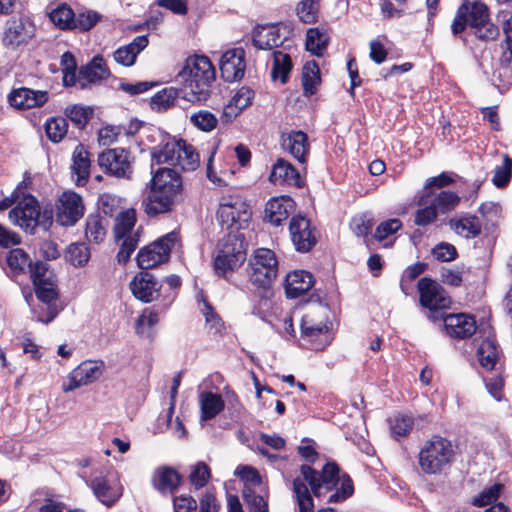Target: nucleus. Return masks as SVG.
I'll return each instance as SVG.
<instances>
[{
	"instance_id": "nucleus-49",
	"label": "nucleus",
	"mask_w": 512,
	"mask_h": 512,
	"mask_svg": "<svg viewBox=\"0 0 512 512\" xmlns=\"http://www.w3.org/2000/svg\"><path fill=\"white\" fill-rule=\"evenodd\" d=\"M50 20L60 29H72L75 13L66 4H62L49 14Z\"/></svg>"
},
{
	"instance_id": "nucleus-42",
	"label": "nucleus",
	"mask_w": 512,
	"mask_h": 512,
	"mask_svg": "<svg viewBox=\"0 0 512 512\" xmlns=\"http://www.w3.org/2000/svg\"><path fill=\"white\" fill-rule=\"evenodd\" d=\"M271 77L274 81L279 80L282 84L288 81L292 69V61L288 54L281 51H274Z\"/></svg>"
},
{
	"instance_id": "nucleus-18",
	"label": "nucleus",
	"mask_w": 512,
	"mask_h": 512,
	"mask_svg": "<svg viewBox=\"0 0 512 512\" xmlns=\"http://www.w3.org/2000/svg\"><path fill=\"white\" fill-rule=\"evenodd\" d=\"M245 68V52L242 48L228 50L220 58L221 75L227 82L240 80L244 76Z\"/></svg>"
},
{
	"instance_id": "nucleus-45",
	"label": "nucleus",
	"mask_w": 512,
	"mask_h": 512,
	"mask_svg": "<svg viewBox=\"0 0 512 512\" xmlns=\"http://www.w3.org/2000/svg\"><path fill=\"white\" fill-rule=\"evenodd\" d=\"M419 204L424 207L416 211L414 223L418 226H426L433 223L437 218L438 211L430 203V192H424Z\"/></svg>"
},
{
	"instance_id": "nucleus-39",
	"label": "nucleus",
	"mask_w": 512,
	"mask_h": 512,
	"mask_svg": "<svg viewBox=\"0 0 512 512\" xmlns=\"http://www.w3.org/2000/svg\"><path fill=\"white\" fill-rule=\"evenodd\" d=\"M108 221L99 214H90L86 219L85 236L90 242L101 243L107 233Z\"/></svg>"
},
{
	"instance_id": "nucleus-62",
	"label": "nucleus",
	"mask_w": 512,
	"mask_h": 512,
	"mask_svg": "<svg viewBox=\"0 0 512 512\" xmlns=\"http://www.w3.org/2000/svg\"><path fill=\"white\" fill-rule=\"evenodd\" d=\"M158 320V313L151 308H146L137 319L136 333L143 336L145 328H152Z\"/></svg>"
},
{
	"instance_id": "nucleus-44",
	"label": "nucleus",
	"mask_w": 512,
	"mask_h": 512,
	"mask_svg": "<svg viewBox=\"0 0 512 512\" xmlns=\"http://www.w3.org/2000/svg\"><path fill=\"white\" fill-rule=\"evenodd\" d=\"M460 202V197L452 191H441L438 194L430 192V203L435 207L438 213H447L456 208Z\"/></svg>"
},
{
	"instance_id": "nucleus-14",
	"label": "nucleus",
	"mask_w": 512,
	"mask_h": 512,
	"mask_svg": "<svg viewBox=\"0 0 512 512\" xmlns=\"http://www.w3.org/2000/svg\"><path fill=\"white\" fill-rule=\"evenodd\" d=\"M290 239L298 252H309L317 243L316 229L308 218L293 216L289 223Z\"/></svg>"
},
{
	"instance_id": "nucleus-29",
	"label": "nucleus",
	"mask_w": 512,
	"mask_h": 512,
	"mask_svg": "<svg viewBox=\"0 0 512 512\" xmlns=\"http://www.w3.org/2000/svg\"><path fill=\"white\" fill-rule=\"evenodd\" d=\"M177 197L150 186L147 196L143 199L142 206L144 212L149 217H154L159 214L168 213L172 210L175 199Z\"/></svg>"
},
{
	"instance_id": "nucleus-25",
	"label": "nucleus",
	"mask_w": 512,
	"mask_h": 512,
	"mask_svg": "<svg viewBox=\"0 0 512 512\" xmlns=\"http://www.w3.org/2000/svg\"><path fill=\"white\" fill-rule=\"evenodd\" d=\"M150 186L177 197L183 188L182 178L179 172L171 168H159L153 173Z\"/></svg>"
},
{
	"instance_id": "nucleus-22",
	"label": "nucleus",
	"mask_w": 512,
	"mask_h": 512,
	"mask_svg": "<svg viewBox=\"0 0 512 512\" xmlns=\"http://www.w3.org/2000/svg\"><path fill=\"white\" fill-rule=\"evenodd\" d=\"M182 482V476L171 466L157 467L151 476V485L162 495L173 494Z\"/></svg>"
},
{
	"instance_id": "nucleus-48",
	"label": "nucleus",
	"mask_w": 512,
	"mask_h": 512,
	"mask_svg": "<svg viewBox=\"0 0 512 512\" xmlns=\"http://www.w3.org/2000/svg\"><path fill=\"white\" fill-rule=\"evenodd\" d=\"M328 37L317 28H311L306 35V49L316 56H322L326 50Z\"/></svg>"
},
{
	"instance_id": "nucleus-43",
	"label": "nucleus",
	"mask_w": 512,
	"mask_h": 512,
	"mask_svg": "<svg viewBox=\"0 0 512 512\" xmlns=\"http://www.w3.org/2000/svg\"><path fill=\"white\" fill-rule=\"evenodd\" d=\"M451 228L460 236L472 238L480 233V221L476 216H463L450 220Z\"/></svg>"
},
{
	"instance_id": "nucleus-7",
	"label": "nucleus",
	"mask_w": 512,
	"mask_h": 512,
	"mask_svg": "<svg viewBox=\"0 0 512 512\" xmlns=\"http://www.w3.org/2000/svg\"><path fill=\"white\" fill-rule=\"evenodd\" d=\"M246 242L243 234L229 233L220 244V249L214 259V269L217 275L226 276L227 273L238 269L246 260Z\"/></svg>"
},
{
	"instance_id": "nucleus-23",
	"label": "nucleus",
	"mask_w": 512,
	"mask_h": 512,
	"mask_svg": "<svg viewBox=\"0 0 512 512\" xmlns=\"http://www.w3.org/2000/svg\"><path fill=\"white\" fill-rule=\"evenodd\" d=\"M35 30V25L29 18L13 19L8 22V27L3 38L4 44L19 46L26 43L34 37Z\"/></svg>"
},
{
	"instance_id": "nucleus-16",
	"label": "nucleus",
	"mask_w": 512,
	"mask_h": 512,
	"mask_svg": "<svg viewBox=\"0 0 512 512\" xmlns=\"http://www.w3.org/2000/svg\"><path fill=\"white\" fill-rule=\"evenodd\" d=\"M36 297L42 306L33 310L37 321L48 324L55 319L59 313L56 305L58 293L56 291L55 282L45 283L44 286L35 287Z\"/></svg>"
},
{
	"instance_id": "nucleus-37",
	"label": "nucleus",
	"mask_w": 512,
	"mask_h": 512,
	"mask_svg": "<svg viewBox=\"0 0 512 512\" xmlns=\"http://www.w3.org/2000/svg\"><path fill=\"white\" fill-rule=\"evenodd\" d=\"M201 420L207 421L215 418L223 409L224 401L219 394L202 392L200 394Z\"/></svg>"
},
{
	"instance_id": "nucleus-60",
	"label": "nucleus",
	"mask_w": 512,
	"mask_h": 512,
	"mask_svg": "<svg viewBox=\"0 0 512 512\" xmlns=\"http://www.w3.org/2000/svg\"><path fill=\"white\" fill-rule=\"evenodd\" d=\"M190 123L196 128H216L217 118L207 110H200L190 115Z\"/></svg>"
},
{
	"instance_id": "nucleus-50",
	"label": "nucleus",
	"mask_w": 512,
	"mask_h": 512,
	"mask_svg": "<svg viewBox=\"0 0 512 512\" xmlns=\"http://www.w3.org/2000/svg\"><path fill=\"white\" fill-rule=\"evenodd\" d=\"M66 258L73 266L82 267L90 258L89 248L85 243H72L68 247Z\"/></svg>"
},
{
	"instance_id": "nucleus-34",
	"label": "nucleus",
	"mask_w": 512,
	"mask_h": 512,
	"mask_svg": "<svg viewBox=\"0 0 512 512\" xmlns=\"http://www.w3.org/2000/svg\"><path fill=\"white\" fill-rule=\"evenodd\" d=\"M91 488L97 499L106 506L114 505L122 495V488L111 485L104 477H96L91 481Z\"/></svg>"
},
{
	"instance_id": "nucleus-6",
	"label": "nucleus",
	"mask_w": 512,
	"mask_h": 512,
	"mask_svg": "<svg viewBox=\"0 0 512 512\" xmlns=\"http://www.w3.org/2000/svg\"><path fill=\"white\" fill-rule=\"evenodd\" d=\"M454 458L452 443L441 436H433L419 451L418 460L423 472L436 474L445 469Z\"/></svg>"
},
{
	"instance_id": "nucleus-15",
	"label": "nucleus",
	"mask_w": 512,
	"mask_h": 512,
	"mask_svg": "<svg viewBox=\"0 0 512 512\" xmlns=\"http://www.w3.org/2000/svg\"><path fill=\"white\" fill-rule=\"evenodd\" d=\"M505 48L499 58V66L492 73V81L498 88L512 84V16L505 24Z\"/></svg>"
},
{
	"instance_id": "nucleus-28",
	"label": "nucleus",
	"mask_w": 512,
	"mask_h": 512,
	"mask_svg": "<svg viewBox=\"0 0 512 512\" xmlns=\"http://www.w3.org/2000/svg\"><path fill=\"white\" fill-rule=\"evenodd\" d=\"M269 180L273 184L277 185H289L297 188H301L304 185V181L300 176L298 170L287 160L283 158L277 159L273 164Z\"/></svg>"
},
{
	"instance_id": "nucleus-35",
	"label": "nucleus",
	"mask_w": 512,
	"mask_h": 512,
	"mask_svg": "<svg viewBox=\"0 0 512 512\" xmlns=\"http://www.w3.org/2000/svg\"><path fill=\"white\" fill-rule=\"evenodd\" d=\"M283 38L275 26H263L257 29L253 36V45L257 49L269 50L280 46Z\"/></svg>"
},
{
	"instance_id": "nucleus-1",
	"label": "nucleus",
	"mask_w": 512,
	"mask_h": 512,
	"mask_svg": "<svg viewBox=\"0 0 512 512\" xmlns=\"http://www.w3.org/2000/svg\"><path fill=\"white\" fill-rule=\"evenodd\" d=\"M300 472L301 477H296L293 480V492L299 506V512H314L313 499L307 484H309L314 496L318 498L336 488L327 499L329 503L341 502L353 494L352 480L347 474L340 476L339 467L336 463H326L321 474L309 465H302Z\"/></svg>"
},
{
	"instance_id": "nucleus-63",
	"label": "nucleus",
	"mask_w": 512,
	"mask_h": 512,
	"mask_svg": "<svg viewBox=\"0 0 512 512\" xmlns=\"http://www.w3.org/2000/svg\"><path fill=\"white\" fill-rule=\"evenodd\" d=\"M401 227L402 223L399 219L386 220L377 226L374 237L377 241H383L389 235L396 233Z\"/></svg>"
},
{
	"instance_id": "nucleus-19",
	"label": "nucleus",
	"mask_w": 512,
	"mask_h": 512,
	"mask_svg": "<svg viewBox=\"0 0 512 512\" xmlns=\"http://www.w3.org/2000/svg\"><path fill=\"white\" fill-rule=\"evenodd\" d=\"M302 337L311 342L315 350L323 349L330 343L328 326L322 320L316 321L314 314L303 316L301 323Z\"/></svg>"
},
{
	"instance_id": "nucleus-12",
	"label": "nucleus",
	"mask_w": 512,
	"mask_h": 512,
	"mask_svg": "<svg viewBox=\"0 0 512 512\" xmlns=\"http://www.w3.org/2000/svg\"><path fill=\"white\" fill-rule=\"evenodd\" d=\"M84 210L81 196L73 191H65L56 204V222L61 226H73L83 217Z\"/></svg>"
},
{
	"instance_id": "nucleus-3",
	"label": "nucleus",
	"mask_w": 512,
	"mask_h": 512,
	"mask_svg": "<svg viewBox=\"0 0 512 512\" xmlns=\"http://www.w3.org/2000/svg\"><path fill=\"white\" fill-rule=\"evenodd\" d=\"M215 75V69L208 57H188L177 75L178 82L182 84L183 97L190 102L205 101L210 95Z\"/></svg>"
},
{
	"instance_id": "nucleus-31",
	"label": "nucleus",
	"mask_w": 512,
	"mask_h": 512,
	"mask_svg": "<svg viewBox=\"0 0 512 512\" xmlns=\"http://www.w3.org/2000/svg\"><path fill=\"white\" fill-rule=\"evenodd\" d=\"M157 285L155 277L145 271L138 273L133 278L130 283V289L137 299L149 303L155 299V294L159 292Z\"/></svg>"
},
{
	"instance_id": "nucleus-17",
	"label": "nucleus",
	"mask_w": 512,
	"mask_h": 512,
	"mask_svg": "<svg viewBox=\"0 0 512 512\" xmlns=\"http://www.w3.org/2000/svg\"><path fill=\"white\" fill-rule=\"evenodd\" d=\"M467 26L475 29L480 27V0L463 1L451 24L452 34H461Z\"/></svg>"
},
{
	"instance_id": "nucleus-24",
	"label": "nucleus",
	"mask_w": 512,
	"mask_h": 512,
	"mask_svg": "<svg viewBox=\"0 0 512 512\" xmlns=\"http://www.w3.org/2000/svg\"><path fill=\"white\" fill-rule=\"evenodd\" d=\"M110 76L109 68L100 55H96L92 60L82 66L78 71V84L84 89L90 84H98Z\"/></svg>"
},
{
	"instance_id": "nucleus-21",
	"label": "nucleus",
	"mask_w": 512,
	"mask_h": 512,
	"mask_svg": "<svg viewBox=\"0 0 512 512\" xmlns=\"http://www.w3.org/2000/svg\"><path fill=\"white\" fill-rule=\"evenodd\" d=\"M8 101L12 107L19 110L41 107L48 101V92L21 87L9 94Z\"/></svg>"
},
{
	"instance_id": "nucleus-38",
	"label": "nucleus",
	"mask_w": 512,
	"mask_h": 512,
	"mask_svg": "<svg viewBox=\"0 0 512 512\" xmlns=\"http://www.w3.org/2000/svg\"><path fill=\"white\" fill-rule=\"evenodd\" d=\"M72 170L77 175V185H84L90 174V159L82 145H78L74 150Z\"/></svg>"
},
{
	"instance_id": "nucleus-58",
	"label": "nucleus",
	"mask_w": 512,
	"mask_h": 512,
	"mask_svg": "<svg viewBox=\"0 0 512 512\" xmlns=\"http://www.w3.org/2000/svg\"><path fill=\"white\" fill-rule=\"evenodd\" d=\"M351 229L358 237L368 236L374 226L373 218L370 214H361L355 216L351 221Z\"/></svg>"
},
{
	"instance_id": "nucleus-9",
	"label": "nucleus",
	"mask_w": 512,
	"mask_h": 512,
	"mask_svg": "<svg viewBox=\"0 0 512 512\" xmlns=\"http://www.w3.org/2000/svg\"><path fill=\"white\" fill-rule=\"evenodd\" d=\"M250 267V280L262 288L268 287L278 274L276 255L267 248H259L254 252L250 260Z\"/></svg>"
},
{
	"instance_id": "nucleus-10",
	"label": "nucleus",
	"mask_w": 512,
	"mask_h": 512,
	"mask_svg": "<svg viewBox=\"0 0 512 512\" xmlns=\"http://www.w3.org/2000/svg\"><path fill=\"white\" fill-rule=\"evenodd\" d=\"M178 241V234L172 231L154 243L141 249L137 254L138 266L148 270L168 260L172 247Z\"/></svg>"
},
{
	"instance_id": "nucleus-5",
	"label": "nucleus",
	"mask_w": 512,
	"mask_h": 512,
	"mask_svg": "<svg viewBox=\"0 0 512 512\" xmlns=\"http://www.w3.org/2000/svg\"><path fill=\"white\" fill-rule=\"evenodd\" d=\"M10 220L26 232L32 234L37 226L47 230L53 221L52 210L41 212L38 200L28 194L9 212Z\"/></svg>"
},
{
	"instance_id": "nucleus-57",
	"label": "nucleus",
	"mask_w": 512,
	"mask_h": 512,
	"mask_svg": "<svg viewBox=\"0 0 512 512\" xmlns=\"http://www.w3.org/2000/svg\"><path fill=\"white\" fill-rule=\"evenodd\" d=\"M122 243L120 245V250L117 254V260L120 264H125L129 259L131 254L135 251L139 242V229L135 231L133 235H129L124 239H121Z\"/></svg>"
},
{
	"instance_id": "nucleus-56",
	"label": "nucleus",
	"mask_w": 512,
	"mask_h": 512,
	"mask_svg": "<svg viewBox=\"0 0 512 512\" xmlns=\"http://www.w3.org/2000/svg\"><path fill=\"white\" fill-rule=\"evenodd\" d=\"M216 152V147H213L206 164V176L216 186L222 187L227 185L226 177L230 176L232 172L221 170L217 172L213 165V159Z\"/></svg>"
},
{
	"instance_id": "nucleus-59",
	"label": "nucleus",
	"mask_w": 512,
	"mask_h": 512,
	"mask_svg": "<svg viewBox=\"0 0 512 512\" xmlns=\"http://www.w3.org/2000/svg\"><path fill=\"white\" fill-rule=\"evenodd\" d=\"M210 478V469L204 462L196 463L189 475L191 484L199 489L204 487Z\"/></svg>"
},
{
	"instance_id": "nucleus-55",
	"label": "nucleus",
	"mask_w": 512,
	"mask_h": 512,
	"mask_svg": "<svg viewBox=\"0 0 512 512\" xmlns=\"http://www.w3.org/2000/svg\"><path fill=\"white\" fill-rule=\"evenodd\" d=\"M318 0H302L297 5V15L304 23H313L318 16Z\"/></svg>"
},
{
	"instance_id": "nucleus-52",
	"label": "nucleus",
	"mask_w": 512,
	"mask_h": 512,
	"mask_svg": "<svg viewBox=\"0 0 512 512\" xmlns=\"http://www.w3.org/2000/svg\"><path fill=\"white\" fill-rule=\"evenodd\" d=\"M511 177L512 159L508 155H504L503 163L495 168L492 183L497 188H504L509 184Z\"/></svg>"
},
{
	"instance_id": "nucleus-13",
	"label": "nucleus",
	"mask_w": 512,
	"mask_h": 512,
	"mask_svg": "<svg viewBox=\"0 0 512 512\" xmlns=\"http://www.w3.org/2000/svg\"><path fill=\"white\" fill-rule=\"evenodd\" d=\"M98 164L105 173L117 178L131 179L133 169L129 154L124 149H108L98 156Z\"/></svg>"
},
{
	"instance_id": "nucleus-26",
	"label": "nucleus",
	"mask_w": 512,
	"mask_h": 512,
	"mask_svg": "<svg viewBox=\"0 0 512 512\" xmlns=\"http://www.w3.org/2000/svg\"><path fill=\"white\" fill-rule=\"evenodd\" d=\"M445 329L451 337H471L477 330L475 317L465 313L448 314L443 317Z\"/></svg>"
},
{
	"instance_id": "nucleus-41",
	"label": "nucleus",
	"mask_w": 512,
	"mask_h": 512,
	"mask_svg": "<svg viewBox=\"0 0 512 512\" xmlns=\"http://www.w3.org/2000/svg\"><path fill=\"white\" fill-rule=\"evenodd\" d=\"M136 223V212L134 209H127L120 212L115 219L114 235L117 241L133 235L132 232Z\"/></svg>"
},
{
	"instance_id": "nucleus-4",
	"label": "nucleus",
	"mask_w": 512,
	"mask_h": 512,
	"mask_svg": "<svg viewBox=\"0 0 512 512\" xmlns=\"http://www.w3.org/2000/svg\"><path fill=\"white\" fill-rule=\"evenodd\" d=\"M163 144L151 151L152 161L156 164H168L181 170L193 171L199 165V155L192 145L183 139L168 137Z\"/></svg>"
},
{
	"instance_id": "nucleus-32",
	"label": "nucleus",
	"mask_w": 512,
	"mask_h": 512,
	"mask_svg": "<svg viewBox=\"0 0 512 512\" xmlns=\"http://www.w3.org/2000/svg\"><path fill=\"white\" fill-rule=\"evenodd\" d=\"M148 43L146 35L137 36L129 44L119 47L113 53V58L118 64L130 67L135 64L137 56L147 47Z\"/></svg>"
},
{
	"instance_id": "nucleus-27",
	"label": "nucleus",
	"mask_w": 512,
	"mask_h": 512,
	"mask_svg": "<svg viewBox=\"0 0 512 512\" xmlns=\"http://www.w3.org/2000/svg\"><path fill=\"white\" fill-rule=\"evenodd\" d=\"M281 146L300 163L306 162L309 152L308 136L303 130H288L281 136Z\"/></svg>"
},
{
	"instance_id": "nucleus-30",
	"label": "nucleus",
	"mask_w": 512,
	"mask_h": 512,
	"mask_svg": "<svg viewBox=\"0 0 512 512\" xmlns=\"http://www.w3.org/2000/svg\"><path fill=\"white\" fill-rule=\"evenodd\" d=\"M295 202L288 196L272 198L265 206L264 219L274 226H279L294 211Z\"/></svg>"
},
{
	"instance_id": "nucleus-20",
	"label": "nucleus",
	"mask_w": 512,
	"mask_h": 512,
	"mask_svg": "<svg viewBox=\"0 0 512 512\" xmlns=\"http://www.w3.org/2000/svg\"><path fill=\"white\" fill-rule=\"evenodd\" d=\"M102 372L101 364L94 361L82 362L69 374L68 382L63 385V390L70 392L81 386L93 383L100 378Z\"/></svg>"
},
{
	"instance_id": "nucleus-53",
	"label": "nucleus",
	"mask_w": 512,
	"mask_h": 512,
	"mask_svg": "<svg viewBox=\"0 0 512 512\" xmlns=\"http://www.w3.org/2000/svg\"><path fill=\"white\" fill-rule=\"evenodd\" d=\"M202 312L205 316L206 328L214 336L222 335L225 327L221 318L215 313L212 306L206 300L203 301Z\"/></svg>"
},
{
	"instance_id": "nucleus-61",
	"label": "nucleus",
	"mask_w": 512,
	"mask_h": 512,
	"mask_svg": "<svg viewBox=\"0 0 512 512\" xmlns=\"http://www.w3.org/2000/svg\"><path fill=\"white\" fill-rule=\"evenodd\" d=\"M244 499L248 505L249 512H268L267 501L249 488L243 491Z\"/></svg>"
},
{
	"instance_id": "nucleus-8",
	"label": "nucleus",
	"mask_w": 512,
	"mask_h": 512,
	"mask_svg": "<svg viewBox=\"0 0 512 512\" xmlns=\"http://www.w3.org/2000/svg\"><path fill=\"white\" fill-rule=\"evenodd\" d=\"M251 213L248 204L238 195L223 196L219 203L217 217L226 229H241L248 223Z\"/></svg>"
},
{
	"instance_id": "nucleus-47",
	"label": "nucleus",
	"mask_w": 512,
	"mask_h": 512,
	"mask_svg": "<svg viewBox=\"0 0 512 512\" xmlns=\"http://www.w3.org/2000/svg\"><path fill=\"white\" fill-rule=\"evenodd\" d=\"M179 91L174 87H166L157 92L150 102L152 110L165 111L172 107L178 97Z\"/></svg>"
},
{
	"instance_id": "nucleus-2",
	"label": "nucleus",
	"mask_w": 512,
	"mask_h": 512,
	"mask_svg": "<svg viewBox=\"0 0 512 512\" xmlns=\"http://www.w3.org/2000/svg\"><path fill=\"white\" fill-rule=\"evenodd\" d=\"M503 352L496 340L493 327L482 318V381L489 395L496 401L505 399V365Z\"/></svg>"
},
{
	"instance_id": "nucleus-46",
	"label": "nucleus",
	"mask_w": 512,
	"mask_h": 512,
	"mask_svg": "<svg viewBox=\"0 0 512 512\" xmlns=\"http://www.w3.org/2000/svg\"><path fill=\"white\" fill-rule=\"evenodd\" d=\"M7 264L11 271L15 275H18L29 271L32 265V261L29 255L23 249L14 248L8 253Z\"/></svg>"
},
{
	"instance_id": "nucleus-33",
	"label": "nucleus",
	"mask_w": 512,
	"mask_h": 512,
	"mask_svg": "<svg viewBox=\"0 0 512 512\" xmlns=\"http://www.w3.org/2000/svg\"><path fill=\"white\" fill-rule=\"evenodd\" d=\"M313 285V276L304 270H296L289 273L286 277L285 291L289 298H298Z\"/></svg>"
},
{
	"instance_id": "nucleus-40",
	"label": "nucleus",
	"mask_w": 512,
	"mask_h": 512,
	"mask_svg": "<svg viewBox=\"0 0 512 512\" xmlns=\"http://www.w3.org/2000/svg\"><path fill=\"white\" fill-rule=\"evenodd\" d=\"M65 116L73 125L79 128H85L87 125H94L93 119L95 117L93 108L74 104L66 107Z\"/></svg>"
},
{
	"instance_id": "nucleus-64",
	"label": "nucleus",
	"mask_w": 512,
	"mask_h": 512,
	"mask_svg": "<svg viewBox=\"0 0 512 512\" xmlns=\"http://www.w3.org/2000/svg\"><path fill=\"white\" fill-rule=\"evenodd\" d=\"M432 255L438 261L450 262L457 258L458 253L452 244L442 242L432 249Z\"/></svg>"
},
{
	"instance_id": "nucleus-54",
	"label": "nucleus",
	"mask_w": 512,
	"mask_h": 512,
	"mask_svg": "<svg viewBox=\"0 0 512 512\" xmlns=\"http://www.w3.org/2000/svg\"><path fill=\"white\" fill-rule=\"evenodd\" d=\"M389 425L393 437H404L411 431L413 419L407 415L397 414L389 419Z\"/></svg>"
},
{
	"instance_id": "nucleus-11",
	"label": "nucleus",
	"mask_w": 512,
	"mask_h": 512,
	"mask_svg": "<svg viewBox=\"0 0 512 512\" xmlns=\"http://www.w3.org/2000/svg\"><path fill=\"white\" fill-rule=\"evenodd\" d=\"M418 291L420 296V303L423 307L429 309L434 319L438 318L439 310L449 308L451 298L436 281L430 278H421L418 281Z\"/></svg>"
},
{
	"instance_id": "nucleus-51",
	"label": "nucleus",
	"mask_w": 512,
	"mask_h": 512,
	"mask_svg": "<svg viewBox=\"0 0 512 512\" xmlns=\"http://www.w3.org/2000/svg\"><path fill=\"white\" fill-rule=\"evenodd\" d=\"M101 20V15L93 10H85L75 14L72 29L87 32Z\"/></svg>"
},
{
	"instance_id": "nucleus-36",
	"label": "nucleus",
	"mask_w": 512,
	"mask_h": 512,
	"mask_svg": "<svg viewBox=\"0 0 512 512\" xmlns=\"http://www.w3.org/2000/svg\"><path fill=\"white\" fill-rule=\"evenodd\" d=\"M301 82L303 94L310 97L317 92L321 83L320 68L315 61H308L302 69Z\"/></svg>"
}]
</instances>
